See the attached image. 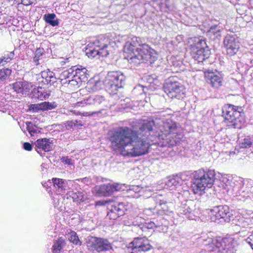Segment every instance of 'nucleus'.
Wrapping results in <instances>:
<instances>
[{"label": "nucleus", "instance_id": "obj_40", "mask_svg": "<svg viewBox=\"0 0 253 253\" xmlns=\"http://www.w3.org/2000/svg\"><path fill=\"white\" fill-rule=\"evenodd\" d=\"M44 54V50L43 48H37L35 53L34 61L36 65L40 64L39 60L41 57Z\"/></svg>", "mask_w": 253, "mask_h": 253}, {"label": "nucleus", "instance_id": "obj_57", "mask_svg": "<svg viewBox=\"0 0 253 253\" xmlns=\"http://www.w3.org/2000/svg\"><path fill=\"white\" fill-rule=\"evenodd\" d=\"M83 126V124H82V122L79 121H78V123L76 124V126H77V127L78 126Z\"/></svg>", "mask_w": 253, "mask_h": 253}, {"label": "nucleus", "instance_id": "obj_41", "mask_svg": "<svg viewBox=\"0 0 253 253\" xmlns=\"http://www.w3.org/2000/svg\"><path fill=\"white\" fill-rule=\"evenodd\" d=\"M28 107V110L33 113H39L41 111H43L42 102L38 104H30Z\"/></svg>", "mask_w": 253, "mask_h": 253}, {"label": "nucleus", "instance_id": "obj_27", "mask_svg": "<svg viewBox=\"0 0 253 253\" xmlns=\"http://www.w3.org/2000/svg\"><path fill=\"white\" fill-rule=\"evenodd\" d=\"M222 29V27L219 24L212 25L207 31V36L212 40L218 39L221 37Z\"/></svg>", "mask_w": 253, "mask_h": 253}, {"label": "nucleus", "instance_id": "obj_25", "mask_svg": "<svg viewBox=\"0 0 253 253\" xmlns=\"http://www.w3.org/2000/svg\"><path fill=\"white\" fill-rule=\"evenodd\" d=\"M52 181L55 189L60 193L65 192L69 189L68 181L65 179L53 178Z\"/></svg>", "mask_w": 253, "mask_h": 253}, {"label": "nucleus", "instance_id": "obj_24", "mask_svg": "<svg viewBox=\"0 0 253 253\" xmlns=\"http://www.w3.org/2000/svg\"><path fill=\"white\" fill-rule=\"evenodd\" d=\"M13 89L17 93L26 94L30 90L32 85L27 82H17L13 84Z\"/></svg>", "mask_w": 253, "mask_h": 253}, {"label": "nucleus", "instance_id": "obj_44", "mask_svg": "<svg viewBox=\"0 0 253 253\" xmlns=\"http://www.w3.org/2000/svg\"><path fill=\"white\" fill-rule=\"evenodd\" d=\"M11 73V70L8 68L0 69V82L5 80Z\"/></svg>", "mask_w": 253, "mask_h": 253}, {"label": "nucleus", "instance_id": "obj_13", "mask_svg": "<svg viewBox=\"0 0 253 253\" xmlns=\"http://www.w3.org/2000/svg\"><path fill=\"white\" fill-rule=\"evenodd\" d=\"M127 247L130 253H145L152 248L148 241L139 238H135L128 244Z\"/></svg>", "mask_w": 253, "mask_h": 253}, {"label": "nucleus", "instance_id": "obj_5", "mask_svg": "<svg viewBox=\"0 0 253 253\" xmlns=\"http://www.w3.org/2000/svg\"><path fill=\"white\" fill-rule=\"evenodd\" d=\"M177 79L176 77L169 78L164 84V90L171 99L183 100L186 97L185 88Z\"/></svg>", "mask_w": 253, "mask_h": 253}, {"label": "nucleus", "instance_id": "obj_8", "mask_svg": "<svg viewBox=\"0 0 253 253\" xmlns=\"http://www.w3.org/2000/svg\"><path fill=\"white\" fill-rule=\"evenodd\" d=\"M125 75L121 72H109L103 81V84L110 93L116 94L118 89L125 84Z\"/></svg>", "mask_w": 253, "mask_h": 253}, {"label": "nucleus", "instance_id": "obj_54", "mask_svg": "<svg viewBox=\"0 0 253 253\" xmlns=\"http://www.w3.org/2000/svg\"><path fill=\"white\" fill-rule=\"evenodd\" d=\"M101 85V82L100 81L96 82L94 86L93 91H96L99 89V86Z\"/></svg>", "mask_w": 253, "mask_h": 253}, {"label": "nucleus", "instance_id": "obj_43", "mask_svg": "<svg viewBox=\"0 0 253 253\" xmlns=\"http://www.w3.org/2000/svg\"><path fill=\"white\" fill-rule=\"evenodd\" d=\"M43 111L52 110L57 107V104L55 102H42Z\"/></svg>", "mask_w": 253, "mask_h": 253}, {"label": "nucleus", "instance_id": "obj_51", "mask_svg": "<svg viewBox=\"0 0 253 253\" xmlns=\"http://www.w3.org/2000/svg\"><path fill=\"white\" fill-rule=\"evenodd\" d=\"M246 242L250 245L251 247L253 250V231L251 235H250L246 240Z\"/></svg>", "mask_w": 253, "mask_h": 253}, {"label": "nucleus", "instance_id": "obj_59", "mask_svg": "<svg viewBox=\"0 0 253 253\" xmlns=\"http://www.w3.org/2000/svg\"><path fill=\"white\" fill-rule=\"evenodd\" d=\"M46 184V183H45L44 184H42V185H43V186L45 187V186H46V184Z\"/></svg>", "mask_w": 253, "mask_h": 253}, {"label": "nucleus", "instance_id": "obj_4", "mask_svg": "<svg viewBox=\"0 0 253 253\" xmlns=\"http://www.w3.org/2000/svg\"><path fill=\"white\" fill-rule=\"evenodd\" d=\"M222 116L229 127L240 129L245 123V115L241 106L225 104L222 108Z\"/></svg>", "mask_w": 253, "mask_h": 253}, {"label": "nucleus", "instance_id": "obj_31", "mask_svg": "<svg viewBox=\"0 0 253 253\" xmlns=\"http://www.w3.org/2000/svg\"><path fill=\"white\" fill-rule=\"evenodd\" d=\"M74 68H70L68 70H65L62 72L58 77V80L63 85H65L67 83V81L71 78H73V72Z\"/></svg>", "mask_w": 253, "mask_h": 253}, {"label": "nucleus", "instance_id": "obj_16", "mask_svg": "<svg viewBox=\"0 0 253 253\" xmlns=\"http://www.w3.org/2000/svg\"><path fill=\"white\" fill-rule=\"evenodd\" d=\"M121 185L118 183H108L96 186L94 191L95 195L98 197H108L115 192L121 190Z\"/></svg>", "mask_w": 253, "mask_h": 253}, {"label": "nucleus", "instance_id": "obj_10", "mask_svg": "<svg viewBox=\"0 0 253 253\" xmlns=\"http://www.w3.org/2000/svg\"><path fill=\"white\" fill-rule=\"evenodd\" d=\"M177 126L176 123L170 119L167 120L163 122L162 128L161 129V135H163L164 139L161 146L162 147H171L175 145L174 140H170L169 138H166L170 133H175L177 130Z\"/></svg>", "mask_w": 253, "mask_h": 253}, {"label": "nucleus", "instance_id": "obj_29", "mask_svg": "<svg viewBox=\"0 0 253 253\" xmlns=\"http://www.w3.org/2000/svg\"><path fill=\"white\" fill-rule=\"evenodd\" d=\"M238 141L240 148H249L253 146V137L250 136H242Z\"/></svg>", "mask_w": 253, "mask_h": 253}, {"label": "nucleus", "instance_id": "obj_36", "mask_svg": "<svg viewBox=\"0 0 253 253\" xmlns=\"http://www.w3.org/2000/svg\"><path fill=\"white\" fill-rule=\"evenodd\" d=\"M160 10L164 12H169L171 8L169 0H161L159 4Z\"/></svg>", "mask_w": 253, "mask_h": 253}, {"label": "nucleus", "instance_id": "obj_19", "mask_svg": "<svg viewBox=\"0 0 253 253\" xmlns=\"http://www.w3.org/2000/svg\"><path fill=\"white\" fill-rule=\"evenodd\" d=\"M196 210L195 203L193 200H186L182 202L177 209L178 213L180 214H190L187 217L189 219H194V213Z\"/></svg>", "mask_w": 253, "mask_h": 253}, {"label": "nucleus", "instance_id": "obj_22", "mask_svg": "<svg viewBox=\"0 0 253 253\" xmlns=\"http://www.w3.org/2000/svg\"><path fill=\"white\" fill-rule=\"evenodd\" d=\"M106 101L104 97L102 95H90L83 101L78 102L77 104L79 106H83L84 104L87 105H100Z\"/></svg>", "mask_w": 253, "mask_h": 253}, {"label": "nucleus", "instance_id": "obj_2", "mask_svg": "<svg viewBox=\"0 0 253 253\" xmlns=\"http://www.w3.org/2000/svg\"><path fill=\"white\" fill-rule=\"evenodd\" d=\"M124 49L125 52L129 54L128 62L134 65L148 61L151 63L157 58L155 51L148 44L143 43L138 37H133L126 42Z\"/></svg>", "mask_w": 253, "mask_h": 253}, {"label": "nucleus", "instance_id": "obj_23", "mask_svg": "<svg viewBox=\"0 0 253 253\" xmlns=\"http://www.w3.org/2000/svg\"><path fill=\"white\" fill-rule=\"evenodd\" d=\"M232 220L233 223L236 225L246 228H252L253 219L249 217H245L241 215L233 217Z\"/></svg>", "mask_w": 253, "mask_h": 253}, {"label": "nucleus", "instance_id": "obj_39", "mask_svg": "<svg viewBox=\"0 0 253 253\" xmlns=\"http://www.w3.org/2000/svg\"><path fill=\"white\" fill-rule=\"evenodd\" d=\"M86 55L89 58H93L96 55L101 56L100 54V51L94 46V48H88L85 50Z\"/></svg>", "mask_w": 253, "mask_h": 253}, {"label": "nucleus", "instance_id": "obj_45", "mask_svg": "<svg viewBox=\"0 0 253 253\" xmlns=\"http://www.w3.org/2000/svg\"><path fill=\"white\" fill-rule=\"evenodd\" d=\"M82 83V82L79 81L77 78H71L67 81L68 84L74 87H79Z\"/></svg>", "mask_w": 253, "mask_h": 253}, {"label": "nucleus", "instance_id": "obj_15", "mask_svg": "<svg viewBox=\"0 0 253 253\" xmlns=\"http://www.w3.org/2000/svg\"><path fill=\"white\" fill-rule=\"evenodd\" d=\"M212 212L215 213V222H229L233 218L232 211L226 205L215 207Z\"/></svg>", "mask_w": 253, "mask_h": 253}, {"label": "nucleus", "instance_id": "obj_21", "mask_svg": "<svg viewBox=\"0 0 253 253\" xmlns=\"http://www.w3.org/2000/svg\"><path fill=\"white\" fill-rule=\"evenodd\" d=\"M207 82L211 86L218 88L222 85L223 78L219 72H208L205 75Z\"/></svg>", "mask_w": 253, "mask_h": 253}, {"label": "nucleus", "instance_id": "obj_9", "mask_svg": "<svg viewBox=\"0 0 253 253\" xmlns=\"http://www.w3.org/2000/svg\"><path fill=\"white\" fill-rule=\"evenodd\" d=\"M87 246L88 249L92 251H96L98 253L107 252L112 253L114 251L112 244L108 239L90 237L87 241Z\"/></svg>", "mask_w": 253, "mask_h": 253}, {"label": "nucleus", "instance_id": "obj_47", "mask_svg": "<svg viewBox=\"0 0 253 253\" xmlns=\"http://www.w3.org/2000/svg\"><path fill=\"white\" fill-rule=\"evenodd\" d=\"M70 242H72L75 245H78L80 242L78 236L75 232H71L70 237L69 238Z\"/></svg>", "mask_w": 253, "mask_h": 253}, {"label": "nucleus", "instance_id": "obj_12", "mask_svg": "<svg viewBox=\"0 0 253 253\" xmlns=\"http://www.w3.org/2000/svg\"><path fill=\"white\" fill-rule=\"evenodd\" d=\"M93 44L100 51V54L102 57H107L112 53L114 49L112 45L113 42L105 35L98 36L94 41Z\"/></svg>", "mask_w": 253, "mask_h": 253}, {"label": "nucleus", "instance_id": "obj_30", "mask_svg": "<svg viewBox=\"0 0 253 253\" xmlns=\"http://www.w3.org/2000/svg\"><path fill=\"white\" fill-rule=\"evenodd\" d=\"M182 184V181L177 175L173 176L172 177L169 178L166 182V186L169 190L177 188Z\"/></svg>", "mask_w": 253, "mask_h": 253}, {"label": "nucleus", "instance_id": "obj_32", "mask_svg": "<svg viewBox=\"0 0 253 253\" xmlns=\"http://www.w3.org/2000/svg\"><path fill=\"white\" fill-rule=\"evenodd\" d=\"M56 15L54 13L45 14L43 16L45 22L49 25L55 27L59 25V20L56 18Z\"/></svg>", "mask_w": 253, "mask_h": 253}, {"label": "nucleus", "instance_id": "obj_6", "mask_svg": "<svg viewBox=\"0 0 253 253\" xmlns=\"http://www.w3.org/2000/svg\"><path fill=\"white\" fill-rule=\"evenodd\" d=\"M107 205V216L110 219L115 220L119 217L124 215L127 211L128 205L125 203H111L105 200H99L95 202V207H102Z\"/></svg>", "mask_w": 253, "mask_h": 253}, {"label": "nucleus", "instance_id": "obj_48", "mask_svg": "<svg viewBox=\"0 0 253 253\" xmlns=\"http://www.w3.org/2000/svg\"><path fill=\"white\" fill-rule=\"evenodd\" d=\"M78 123V121H68L64 123V125L67 129L69 130L73 128L74 126H76V124Z\"/></svg>", "mask_w": 253, "mask_h": 253}, {"label": "nucleus", "instance_id": "obj_26", "mask_svg": "<svg viewBox=\"0 0 253 253\" xmlns=\"http://www.w3.org/2000/svg\"><path fill=\"white\" fill-rule=\"evenodd\" d=\"M73 69V78H77L79 81L85 82L87 80L86 71L87 70L85 68H82V66H72Z\"/></svg>", "mask_w": 253, "mask_h": 253}, {"label": "nucleus", "instance_id": "obj_46", "mask_svg": "<svg viewBox=\"0 0 253 253\" xmlns=\"http://www.w3.org/2000/svg\"><path fill=\"white\" fill-rule=\"evenodd\" d=\"M192 173L190 171H184L180 173L179 175H177L179 178L182 181V184L184 181L188 180Z\"/></svg>", "mask_w": 253, "mask_h": 253}, {"label": "nucleus", "instance_id": "obj_42", "mask_svg": "<svg viewBox=\"0 0 253 253\" xmlns=\"http://www.w3.org/2000/svg\"><path fill=\"white\" fill-rule=\"evenodd\" d=\"M41 76L43 79L45 80L44 84H47L49 82L50 79L51 77L54 76V73L52 71H50L49 70L42 71L41 73Z\"/></svg>", "mask_w": 253, "mask_h": 253}, {"label": "nucleus", "instance_id": "obj_14", "mask_svg": "<svg viewBox=\"0 0 253 253\" xmlns=\"http://www.w3.org/2000/svg\"><path fill=\"white\" fill-rule=\"evenodd\" d=\"M233 184V190L237 196L243 198L253 197V186L251 184L245 185L243 179L240 178L235 180Z\"/></svg>", "mask_w": 253, "mask_h": 253}, {"label": "nucleus", "instance_id": "obj_49", "mask_svg": "<svg viewBox=\"0 0 253 253\" xmlns=\"http://www.w3.org/2000/svg\"><path fill=\"white\" fill-rule=\"evenodd\" d=\"M58 80V78L56 77L55 75V73H54V76L51 77L50 79L49 82L47 84H49L50 85H53L54 86H57L58 83L57 80Z\"/></svg>", "mask_w": 253, "mask_h": 253}, {"label": "nucleus", "instance_id": "obj_58", "mask_svg": "<svg viewBox=\"0 0 253 253\" xmlns=\"http://www.w3.org/2000/svg\"><path fill=\"white\" fill-rule=\"evenodd\" d=\"M68 58H67L66 59V60L68 61ZM67 61H62V62H64V64H65Z\"/></svg>", "mask_w": 253, "mask_h": 253}, {"label": "nucleus", "instance_id": "obj_34", "mask_svg": "<svg viewBox=\"0 0 253 253\" xmlns=\"http://www.w3.org/2000/svg\"><path fill=\"white\" fill-rule=\"evenodd\" d=\"M134 225L135 226L138 225L142 231H146L147 229H154L157 226L156 224L153 221L144 222L140 224L135 223L134 222Z\"/></svg>", "mask_w": 253, "mask_h": 253}, {"label": "nucleus", "instance_id": "obj_52", "mask_svg": "<svg viewBox=\"0 0 253 253\" xmlns=\"http://www.w3.org/2000/svg\"><path fill=\"white\" fill-rule=\"evenodd\" d=\"M23 148L27 151H31L33 149L32 145L29 142H25L23 145Z\"/></svg>", "mask_w": 253, "mask_h": 253}, {"label": "nucleus", "instance_id": "obj_53", "mask_svg": "<svg viewBox=\"0 0 253 253\" xmlns=\"http://www.w3.org/2000/svg\"><path fill=\"white\" fill-rule=\"evenodd\" d=\"M141 190L142 188L140 187L139 186L133 185L129 188L130 191H132L135 193H139Z\"/></svg>", "mask_w": 253, "mask_h": 253}, {"label": "nucleus", "instance_id": "obj_55", "mask_svg": "<svg viewBox=\"0 0 253 253\" xmlns=\"http://www.w3.org/2000/svg\"><path fill=\"white\" fill-rule=\"evenodd\" d=\"M67 195L70 197H71L73 199V201H74L76 196V193H74L73 191H69L67 192Z\"/></svg>", "mask_w": 253, "mask_h": 253}, {"label": "nucleus", "instance_id": "obj_3", "mask_svg": "<svg viewBox=\"0 0 253 253\" xmlns=\"http://www.w3.org/2000/svg\"><path fill=\"white\" fill-rule=\"evenodd\" d=\"M193 179L191 186L192 191L195 194L201 196L205 190L212 187L215 180V171L210 169L207 171L200 169L193 173Z\"/></svg>", "mask_w": 253, "mask_h": 253}, {"label": "nucleus", "instance_id": "obj_28", "mask_svg": "<svg viewBox=\"0 0 253 253\" xmlns=\"http://www.w3.org/2000/svg\"><path fill=\"white\" fill-rule=\"evenodd\" d=\"M32 97L43 100L48 98L49 94L45 91L43 88L41 87H35L32 91Z\"/></svg>", "mask_w": 253, "mask_h": 253}, {"label": "nucleus", "instance_id": "obj_11", "mask_svg": "<svg viewBox=\"0 0 253 253\" xmlns=\"http://www.w3.org/2000/svg\"><path fill=\"white\" fill-rule=\"evenodd\" d=\"M233 240L228 238H221L214 240L211 244L209 245V248H211V251L220 253H231L235 250Z\"/></svg>", "mask_w": 253, "mask_h": 253}, {"label": "nucleus", "instance_id": "obj_18", "mask_svg": "<svg viewBox=\"0 0 253 253\" xmlns=\"http://www.w3.org/2000/svg\"><path fill=\"white\" fill-rule=\"evenodd\" d=\"M157 205L153 208L146 209V214L151 215H163L168 214L169 212V208L168 205V202L164 200H157Z\"/></svg>", "mask_w": 253, "mask_h": 253}, {"label": "nucleus", "instance_id": "obj_35", "mask_svg": "<svg viewBox=\"0 0 253 253\" xmlns=\"http://www.w3.org/2000/svg\"><path fill=\"white\" fill-rule=\"evenodd\" d=\"M14 55V51H5L4 52L3 55L0 58V65L1 64L3 65V63L9 62L13 58Z\"/></svg>", "mask_w": 253, "mask_h": 253}, {"label": "nucleus", "instance_id": "obj_56", "mask_svg": "<svg viewBox=\"0 0 253 253\" xmlns=\"http://www.w3.org/2000/svg\"><path fill=\"white\" fill-rule=\"evenodd\" d=\"M134 90H138L141 91L142 92H140V94H141L142 92L144 91H143V86L142 85H139L136 86L134 88Z\"/></svg>", "mask_w": 253, "mask_h": 253}, {"label": "nucleus", "instance_id": "obj_33", "mask_svg": "<svg viewBox=\"0 0 253 253\" xmlns=\"http://www.w3.org/2000/svg\"><path fill=\"white\" fill-rule=\"evenodd\" d=\"M65 245V242L64 239L60 237L55 240L52 246L53 253H60L61 251L63 249Z\"/></svg>", "mask_w": 253, "mask_h": 253}, {"label": "nucleus", "instance_id": "obj_20", "mask_svg": "<svg viewBox=\"0 0 253 253\" xmlns=\"http://www.w3.org/2000/svg\"><path fill=\"white\" fill-rule=\"evenodd\" d=\"M53 140L50 138H41L38 139L35 142L36 150L42 156V151L44 152H49L52 150V144Z\"/></svg>", "mask_w": 253, "mask_h": 253}, {"label": "nucleus", "instance_id": "obj_1", "mask_svg": "<svg viewBox=\"0 0 253 253\" xmlns=\"http://www.w3.org/2000/svg\"><path fill=\"white\" fill-rule=\"evenodd\" d=\"M154 120L149 119L142 121L136 131L126 126L113 129L109 134L112 149L124 156L136 157L145 154L150 146V142L161 143V139H164L160 132L154 131Z\"/></svg>", "mask_w": 253, "mask_h": 253}, {"label": "nucleus", "instance_id": "obj_38", "mask_svg": "<svg viewBox=\"0 0 253 253\" xmlns=\"http://www.w3.org/2000/svg\"><path fill=\"white\" fill-rule=\"evenodd\" d=\"M88 199V195L86 192L84 191H78L76 193L74 202L78 203L83 202Z\"/></svg>", "mask_w": 253, "mask_h": 253}, {"label": "nucleus", "instance_id": "obj_7", "mask_svg": "<svg viewBox=\"0 0 253 253\" xmlns=\"http://www.w3.org/2000/svg\"><path fill=\"white\" fill-rule=\"evenodd\" d=\"M190 54L192 57L198 62H203L209 58L211 51L204 40L196 38L190 45Z\"/></svg>", "mask_w": 253, "mask_h": 253}, {"label": "nucleus", "instance_id": "obj_17", "mask_svg": "<svg viewBox=\"0 0 253 253\" xmlns=\"http://www.w3.org/2000/svg\"><path fill=\"white\" fill-rule=\"evenodd\" d=\"M224 46L228 55H235L240 47L238 38L235 35L228 34L225 36L223 41Z\"/></svg>", "mask_w": 253, "mask_h": 253}, {"label": "nucleus", "instance_id": "obj_50", "mask_svg": "<svg viewBox=\"0 0 253 253\" xmlns=\"http://www.w3.org/2000/svg\"><path fill=\"white\" fill-rule=\"evenodd\" d=\"M61 162L65 165H73V161L71 159L69 158L68 157H62L61 159Z\"/></svg>", "mask_w": 253, "mask_h": 253}, {"label": "nucleus", "instance_id": "obj_37", "mask_svg": "<svg viewBox=\"0 0 253 253\" xmlns=\"http://www.w3.org/2000/svg\"><path fill=\"white\" fill-rule=\"evenodd\" d=\"M26 128L29 133L31 136H34L35 134L40 132L39 128L34 125L31 122H26Z\"/></svg>", "mask_w": 253, "mask_h": 253}]
</instances>
